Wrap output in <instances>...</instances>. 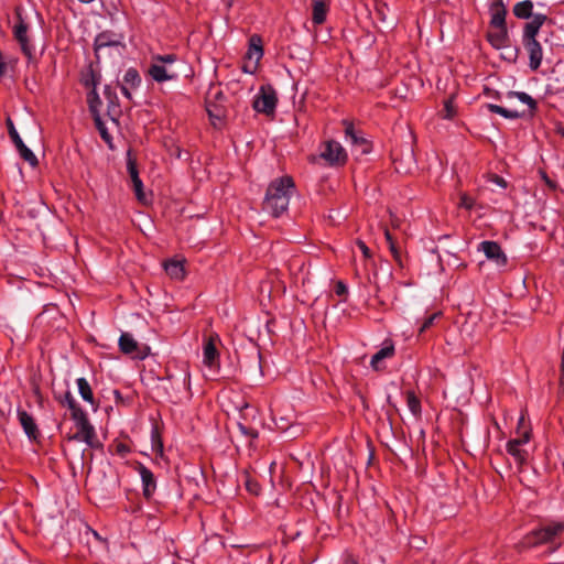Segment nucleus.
<instances>
[{"label":"nucleus","instance_id":"obj_1","mask_svg":"<svg viewBox=\"0 0 564 564\" xmlns=\"http://www.w3.org/2000/svg\"><path fill=\"white\" fill-rule=\"evenodd\" d=\"M564 521H551L543 523L528 532L520 541V547L533 549L547 545V552L557 551L563 544Z\"/></svg>","mask_w":564,"mask_h":564},{"label":"nucleus","instance_id":"obj_2","mask_svg":"<svg viewBox=\"0 0 564 564\" xmlns=\"http://www.w3.org/2000/svg\"><path fill=\"white\" fill-rule=\"evenodd\" d=\"M294 191L295 183L292 176L284 175L273 180L267 188L262 209L273 217H280L288 210Z\"/></svg>","mask_w":564,"mask_h":564},{"label":"nucleus","instance_id":"obj_3","mask_svg":"<svg viewBox=\"0 0 564 564\" xmlns=\"http://www.w3.org/2000/svg\"><path fill=\"white\" fill-rule=\"evenodd\" d=\"M126 51L123 43V35L117 34L112 31L100 32L94 42V52L96 61L99 63L102 56L111 55L112 53L121 56Z\"/></svg>","mask_w":564,"mask_h":564},{"label":"nucleus","instance_id":"obj_4","mask_svg":"<svg viewBox=\"0 0 564 564\" xmlns=\"http://www.w3.org/2000/svg\"><path fill=\"white\" fill-rule=\"evenodd\" d=\"M70 417L76 424L77 432L73 435H68V441L85 442L91 448L101 447V443L97 438L95 427L90 424L88 416L83 409L72 413Z\"/></svg>","mask_w":564,"mask_h":564},{"label":"nucleus","instance_id":"obj_5","mask_svg":"<svg viewBox=\"0 0 564 564\" xmlns=\"http://www.w3.org/2000/svg\"><path fill=\"white\" fill-rule=\"evenodd\" d=\"M531 435V429H524L521 436H516L514 438L509 440L506 445L507 453L513 457L520 471L528 463L529 453L523 448V446L530 442Z\"/></svg>","mask_w":564,"mask_h":564},{"label":"nucleus","instance_id":"obj_6","mask_svg":"<svg viewBox=\"0 0 564 564\" xmlns=\"http://www.w3.org/2000/svg\"><path fill=\"white\" fill-rule=\"evenodd\" d=\"M263 56L262 39L258 34H253L249 39L248 51L245 55L242 70L247 74H254L258 69L259 62Z\"/></svg>","mask_w":564,"mask_h":564},{"label":"nucleus","instance_id":"obj_7","mask_svg":"<svg viewBox=\"0 0 564 564\" xmlns=\"http://www.w3.org/2000/svg\"><path fill=\"white\" fill-rule=\"evenodd\" d=\"M17 23L13 26L12 33L14 40L19 43L20 48L29 62L33 58V46L30 43L28 31L29 25L22 18L20 9L15 10Z\"/></svg>","mask_w":564,"mask_h":564},{"label":"nucleus","instance_id":"obj_8","mask_svg":"<svg viewBox=\"0 0 564 564\" xmlns=\"http://www.w3.org/2000/svg\"><path fill=\"white\" fill-rule=\"evenodd\" d=\"M278 97L274 88L270 85L261 86L259 94L253 100V108L260 113L271 116L275 112Z\"/></svg>","mask_w":564,"mask_h":564},{"label":"nucleus","instance_id":"obj_9","mask_svg":"<svg viewBox=\"0 0 564 564\" xmlns=\"http://www.w3.org/2000/svg\"><path fill=\"white\" fill-rule=\"evenodd\" d=\"M8 133L12 142L14 143L20 156L28 162L32 167L37 166L39 160L36 155L24 144L20 134L18 133L11 118L7 119Z\"/></svg>","mask_w":564,"mask_h":564},{"label":"nucleus","instance_id":"obj_10","mask_svg":"<svg viewBox=\"0 0 564 564\" xmlns=\"http://www.w3.org/2000/svg\"><path fill=\"white\" fill-rule=\"evenodd\" d=\"M321 158L333 166H343L347 162V153L345 149L339 142L334 140L324 143V150L321 152Z\"/></svg>","mask_w":564,"mask_h":564},{"label":"nucleus","instance_id":"obj_11","mask_svg":"<svg viewBox=\"0 0 564 564\" xmlns=\"http://www.w3.org/2000/svg\"><path fill=\"white\" fill-rule=\"evenodd\" d=\"M119 349L124 355L143 360L148 357L150 348L148 346L140 347L137 340L129 333H122L119 338Z\"/></svg>","mask_w":564,"mask_h":564},{"label":"nucleus","instance_id":"obj_12","mask_svg":"<svg viewBox=\"0 0 564 564\" xmlns=\"http://www.w3.org/2000/svg\"><path fill=\"white\" fill-rule=\"evenodd\" d=\"M135 470L141 477L143 497L150 501L156 490V479L154 474L141 463H138Z\"/></svg>","mask_w":564,"mask_h":564},{"label":"nucleus","instance_id":"obj_13","mask_svg":"<svg viewBox=\"0 0 564 564\" xmlns=\"http://www.w3.org/2000/svg\"><path fill=\"white\" fill-rule=\"evenodd\" d=\"M141 76L137 68L130 67L126 70L122 83H118V86L120 87V90L122 95L129 99L132 100L131 90L137 89L141 85Z\"/></svg>","mask_w":564,"mask_h":564},{"label":"nucleus","instance_id":"obj_14","mask_svg":"<svg viewBox=\"0 0 564 564\" xmlns=\"http://www.w3.org/2000/svg\"><path fill=\"white\" fill-rule=\"evenodd\" d=\"M479 250H481L489 260L495 261L498 267H505L508 262L501 246L496 241H482L479 245Z\"/></svg>","mask_w":564,"mask_h":564},{"label":"nucleus","instance_id":"obj_15","mask_svg":"<svg viewBox=\"0 0 564 564\" xmlns=\"http://www.w3.org/2000/svg\"><path fill=\"white\" fill-rule=\"evenodd\" d=\"M127 167H128V173L130 175V178L132 182V188H133L137 199L140 203L145 204L147 197H145V193L143 191V183L139 176V171H138L135 160L129 156L128 162H127Z\"/></svg>","mask_w":564,"mask_h":564},{"label":"nucleus","instance_id":"obj_16","mask_svg":"<svg viewBox=\"0 0 564 564\" xmlns=\"http://www.w3.org/2000/svg\"><path fill=\"white\" fill-rule=\"evenodd\" d=\"M217 343H219V337L217 334L209 335L204 343V347H203L204 360L203 361L207 367H214L219 360Z\"/></svg>","mask_w":564,"mask_h":564},{"label":"nucleus","instance_id":"obj_17","mask_svg":"<svg viewBox=\"0 0 564 564\" xmlns=\"http://www.w3.org/2000/svg\"><path fill=\"white\" fill-rule=\"evenodd\" d=\"M395 355V347L392 339L388 338L383 341L382 347L371 357L370 366L373 370L380 371L384 367L381 366V361L384 359L392 358Z\"/></svg>","mask_w":564,"mask_h":564},{"label":"nucleus","instance_id":"obj_18","mask_svg":"<svg viewBox=\"0 0 564 564\" xmlns=\"http://www.w3.org/2000/svg\"><path fill=\"white\" fill-rule=\"evenodd\" d=\"M148 75L156 83L175 80L178 77L177 72L169 69L167 66L161 65L153 61L148 68Z\"/></svg>","mask_w":564,"mask_h":564},{"label":"nucleus","instance_id":"obj_19","mask_svg":"<svg viewBox=\"0 0 564 564\" xmlns=\"http://www.w3.org/2000/svg\"><path fill=\"white\" fill-rule=\"evenodd\" d=\"M104 96L107 100V115L112 121L118 122V118L121 115V108L116 90L110 85H106Z\"/></svg>","mask_w":564,"mask_h":564},{"label":"nucleus","instance_id":"obj_20","mask_svg":"<svg viewBox=\"0 0 564 564\" xmlns=\"http://www.w3.org/2000/svg\"><path fill=\"white\" fill-rule=\"evenodd\" d=\"M546 20L545 14H534L532 20L524 25L522 42L536 41V35Z\"/></svg>","mask_w":564,"mask_h":564},{"label":"nucleus","instance_id":"obj_21","mask_svg":"<svg viewBox=\"0 0 564 564\" xmlns=\"http://www.w3.org/2000/svg\"><path fill=\"white\" fill-rule=\"evenodd\" d=\"M523 46L529 54V66L532 70H538L543 59V51L540 42L528 41L523 42Z\"/></svg>","mask_w":564,"mask_h":564},{"label":"nucleus","instance_id":"obj_22","mask_svg":"<svg viewBox=\"0 0 564 564\" xmlns=\"http://www.w3.org/2000/svg\"><path fill=\"white\" fill-rule=\"evenodd\" d=\"M312 2V22L315 25L325 23L329 11V0H311Z\"/></svg>","mask_w":564,"mask_h":564},{"label":"nucleus","instance_id":"obj_23","mask_svg":"<svg viewBox=\"0 0 564 564\" xmlns=\"http://www.w3.org/2000/svg\"><path fill=\"white\" fill-rule=\"evenodd\" d=\"M490 12V26H507L506 17L507 9L502 0H495L489 8Z\"/></svg>","mask_w":564,"mask_h":564},{"label":"nucleus","instance_id":"obj_24","mask_svg":"<svg viewBox=\"0 0 564 564\" xmlns=\"http://www.w3.org/2000/svg\"><path fill=\"white\" fill-rule=\"evenodd\" d=\"M496 31L487 33L488 42L497 50L508 46L509 35L507 26H492Z\"/></svg>","mask_w":564,"mask_h":564},{"label":"nucleus","instance_id":"obj_25","mask_svg":"<svg viewBox=\"0 0 564 564\" xmlns=\"http://www.w3.org/2000/svg\"><path fill=\"white\" fill-rule=\"evenodd\" d=\"M18 417L21 426L23 427L25 434L33 440H36L40 435L37 425L31 414H29L24 410L18 411Z\"/></svg>","mask_w":564,"mask_h":564},{"label":"nucleus","instance_id":"obj_26","mask_svg":"<svg viewBox=\"0 0 564 564\" xmlns=\"http://www.w3.org/2000/svg\"><path fill=\"white\" fill-rule=\"evenodd\" d=\"M152 61L156 62L161 65H165V66L178 62L180 66H182L183 68H186L188 70V73H186L185 76L186 77L193 76V69L191 67H188L185 62L180 61V58L176 54L171 53V54H164V55H161V54L153 55Z\"/></svg>","mask_w":564,"mask_h":564},{"label":"nucleus","instance_id":"obj_27","mask_svg":"<svg viewBox=\"0 0 564 564\" xmlns=\"http://www.w3.org/2000/svg\"><path fill=\"white\" fill-rule=\"evenodd\" d=\"M165 272L174 280L181 281L185 278L184 263L178 260H169L164 263Z\"/></svg>","mask_w":564,"mask_h":564},{"label":"nucleus","instance_id":"obj_28","mask_svg":"<svg viewBox=\"0 0 564 564\" xmlns=\"http://www.w3.org/2000/svg\"><path fill=\"white\" fill-rule=\"evenodd\" d=\"M343 124L345 127L346 137L349 138L354 144L364 145L365 148L362 149V152H365V153L368 152L369 144L364 137H360L357 134L354 123L348 120H343Z\"/></svg>","mask_w":564,"mask_h":564},{"label":"nucleus","instance_id":"obj_29","mask_svg":"<svg viewBox=\"0 0 564 564\" xmlns=\"http://www.w3.org/2000/svg\"><path fill=\"white\" fill-rule=\"evenodd\" d=\"M99 83H100V74L97 73L93 68V65L90 64L88 69L82 74L80 84L85 88H89L90 90H96Z\"/></svg>","mask_w":564,"mask_h":564},{"label":"nucleus","instance_id":"obj_30","mask_svg":"<svg viewBox=\"0 0 564 564\" xmlns=\"http://www.w3.org/2000/svg\"><path fill=\"white\" fill-rule=\"evenodd\" d=\"M18 65V58L14 56L6 55L0 50V78H3L9 74L13 73Z\"/></svg>","mask_w":564,"mask_h":564},{"label":"nucleus","instance_id":"obj_31","mask_svg":"<svg viewBox=\"0 0 564 564\" xmlns=\"http://www.w3.org/2000/svg\"><path fill=\"white\" fill-rule=\"evenodd\" d=\"M533 10V3L531 0H524L521 2H518L513 7V14L518 19H529L533 18L534 14H532Z\"/></svg>","mask_w":564,"mask_h":564},{"label":"nucleus","instance_id":"obj_32","mask_svg":"<svg viewBox=\"0 0 564 564\" xmlns=\"http://www.w3.org/2000/svg\"><path fill=\"white\" fill-rule=\"evenodd\" d=\"M507 97L508 98L516 97L521 102L528 105L531 115H534L536 112V110H538V102H536V100L533 99L530 95H528L524 91H512L511 90V91H508Z\"/></svg>","mask_w":564,"mask_h":564},{"label":"nucleus","instance_id":"obj_33","mask_svg":"<svg viewBox=\"0 0 564 564\" xmlns=\"http://www.w3.org/2000/svg\"><path fill=\"white\" fill-rule=\"evenodd\" d=\"M487 108L490 112L497 113L506 119H518L523 116V112L517 110H510L505 107L495 104H488Z\"/></svg>","mask_w":564,"mask_h":564},{"label":"nucleus","instance_id":"obj_34","mask_svg":"<svg viewBox=\"0 0 564 564\" xmlns=\"http://www.w3.org/2000/svg\"><path fill=\"white\" fill-rule=\"evenodd\" d=\"M78 391L83 400L90 404H95V398L90 384L85 378L77 379Z\"/></svg>","mask_w":564,"mask_h":564},{"label":"nucleus","instance_id":"obj_35","mask_svg":"<svg viewBox=\"0 0 564 564\" xmlns=\"http://www.w3.org/2000/svg\"><path fill=\"white\" fill-rule=\"evenodd\" d=\"M405 397H406V404H408V408L411 411V413L414 416H420L421 412H422L421 400L419 399L416 393L413 390H409L405 392Z\"/></svg>","mask_w":564,"mask_h":564},{"label":"nucleus","instance_id":"obj_36","mask_svg":"<svg viewBox=\"0 0 564 564\" xmlns=\"http://www.w3.org/2000/svg\"><path fill=\"white\" fill-rule=\"evenodd\" d=\"M55 398L61 403V405L67 406L70 410V414L82 409L76 402L70 391L68 390L65 391L63 395H58Z\"/></svg>","mask_w":564,"mask_h":564},{"label":"nucleus","instance_id":"obj_37","mask_svg":"<svg viewBox=\"0 0 564 564\" xmlns=\"http://www.w3.org/2000/svg\"><path fill=\"white\" fill-rule=\"evenodd\" d=\"M87 104H88V108H89L91 116L100 115L99 108L101 106V100L97 93V89L90 90L87 94Z\"/></svg>","mask_w":564,"mask_h":564},{"label":"nucleus","instance_id":"obj_38","mask_svg":"<svg viewBox=\"0 0 564 564\" xmlns=\"http://www.w3.org/2000/svg\"><path fill=\"white\" fill-rule=\"evenodd\" d=\"M93 119H94L95 127L98 130L101 139L106 143L111 144L112 138H111L110 133L108 132V130H107V128H106V126H105L100 115L93 116Z\"/></svg>","mask_w":564,"mask_h":564},{"label":"nucleus","instance_id":"obj_39","mask_svg":"<svg viewBox=\"0 0 564 564\" xmlns=\"http://www.w3.org/2000/svg\"><path fill=\"white\" fill-rule=\"evenodd\" d=\"M151 442H152L153 451L162 454L163 453V441H162L161 431L158 425H154L152 427Z\"/></svg>","mask_w":564,"mask_h":564},{"label":"nucleus","instance_id":"obj_40","mask_svg":"<svg viewBox=\"0 0 564 564\" xmlns=\"http://www.w3.org/2000/svg\"><path fill=\"white\" fill-rule=\"evenodd\" d=\"M245 487H246L247 491L253 496H258L261 491L260 484L256 479L250 477L249 475L246 476Z\"/></svg>","mask_w":564,"mask_h":564},{"label":"nucleus","instance_id":"obj_41","mask_svg":"<svg viewBox=\"0 0 564 564\" xmlns=\"http://www.w3.org/2000/svg\"><path fill=\"white\" fill-rule=\"evenodd\" d=\"M444 118L446 119H453L456 116V108L454 105V96H451L444 101Z\"/></svg>","mask_w":564,"mask_h":564},{"label":"nucleus","instance_id":"obj_42","mask_svg":"<svg viewBox=\"0 0 564 564\" xmlns=\"http://www.w3.org/2000/svg\"><path fill=\"white\" fill-rule=\"evenodd\" d=\"M441 316H442V312H435V313L431 314L430 316H427L426 318H424V321L419 329V333L422 334L425 330H427L434 324L435 319L440 318Z\"/></svg>","mask_w":564,"mask_h":564},{"label":"nucleus","instance_id":"obj_43","mask_svg":"<svg viewBox=\"0 0 564 564\" xmlns=\"http://www.w3.org/2000/svg\"><path fill=\"white\" fill-rule=\"evenodd\" d=\"M238 429L239 431L241 432L242 435H245L246 437L250 438V443L258 438L259 436V433L256 429H252V427H248L241 423H238Z\"/></svg>","mask_w":564,"mask_h":564},{"label":"nucleus","instance_id":"obj_44","mask_svg":"<svg viewBox=\"0 0 564 564\" xmlns=\"http://www.w3.org/2000/svg\"><path fill=\"white\" fill-rule=\"evenodd\" d=\"M389 249H390V251H391V254H392V257H393L394 261H395L400 267H403L402 256H401V251H400V249H399L398 245H397V243H391V245L389 246Z\"/></svg>","mask_w":564,"mask_h":564},{"label":"nucleus","instance_id":"obj_45","mask_svg":"<svg viewBox=\"0 0 564 564\" xmlns=\"http://www.w3.org/2000/svg\"><path fill=\"white\" fill-rule=\"evenodd\" d=\"M389 249H390V251H391V254H392V257H393L394 261H395L400 267H403L402 256H401V251H400V249H399L398 245H397V243H391V245L389 246Z\"/></svg>","mask_w":564,"mask_h":564},{"label":"nucleus","instance_id":"obj_46","mask_svg":"<svg viewBox=\"0 0 564 564\" xmlns=\"http://www.w3.org/2000/svg\"><path fill=\"white\" fill-rule=\"evenodd\" d=\"M334 291H335L336 295L344 296L347 294L348 289L343 281H337L335 283Z\"/></svg>","mask_w":564,"mask_h":564},{"label":"nucleus","instance_id":"obj_47","mask_svg":"<svg viewBox=\"0 0 564 564\" xmlns=\"http://www.w3.org/2000/svg\"><path fill=\"white\" fill-rule=\"evenodd\" d=\"M524 429H530V426L527 424L524 415H521L518 420V426L516 431L517 436H521V434L524 432Z\"/></svg>","mask_w":564,"mask_h":564},{"label":"nucleus","instance_id":"obj_48","mask_svg":"<svg viewBox=\"0 0 564 564\" xmlns=\"http://www.w3.org/2000/svg\"><path fill=\"white\" fill-rule=\"evenodd\" d=\"M356 243L358 248L361 250L365 258H371V251L362 240L358 239Z\"/></svg>","mask_w":564,"mask_h":564},{"label":"nucleus","instance_id":"obj_49","mask_svg":"<svg viewBox=\"0 0 564 564\" xmlns=\"http://www.w3.org/2000/svg\"><path fill=\"white\" fill-rule=\"evenodd\" d=\"M460 205L467 209H471L474 207V200L467 195H463L460 197Z\"/></svg>","mask_w":564,"mask_h":564},{"label":"nucleus","instance_id":"obj_50","mask_svg":"<svg viewBox=\"0 0 564 564\" xmlns=\"http://www.w3.org/2000/svg\"><path fill=\"white\" fill-rule=\"evenodd\" d=\"M484 94H485L486 96H488V97H492V98H495V99H500V98H501V95H500V93H499L498 90H494V89H490V88H488V87H486V88L484 89Z\"/></svg>","mask_w":564,"mask_h":564},{"label":"nucleus","instance_id":"obj_51","mask_svg":"<svg viewBox=\"0 0 564 564\" xmlns=\"http://www.w3.org/2000/svg\"><path fill=\"white\" fill-rule=\"evenodd\" d=\"M542 178L544 180L545 184L552 188V189H555L556 188V183L554 181H552L547 174L545 172H542Z\"/></svg>","mask_w":564,"mask_h":564},{"label":"nucleus","instance_id":"obj_52","mask_svg":"<svg viewBox=\"0 0 564 564\" xmlns=\"http://www.w3.org/2000/svg\"><path fill=\"white\" fill-rule=\"evenodd\" d=\"M384 237L389 246L391 243H397L395 239L387 227H384Z\"/></svg>","mask_w":564,"mask_h":564},{"label":"nucleus","instance_id":"obj_53","mask_svg":"<svg viewBox=\"0 0 564 564\" xmlns=\"http://www.w3.org/2000/svg\"><path fill=\"white\" fill-rule=\"evenodd\" d=\"M390 217H391V219H390L391 226L393 228H399L401 225V219L393 214H391Z\"/></svg>","mask_w":564,"mask_h":564},{"label":"nucleus","instance_id":"obj_54","mask_svg":"<svg viewBox=\"0 0 564 564\" xmlns=\"http://www.w3.org/2000/svg\"><path fill=\"white\" fill-rule=\"evenodd\" d=\"M343 564H358V561L352 555L348 554L344 557Z\"/></svg>","mask_w":564,"mask_h":564},{"label":"nucleus","instance_id":"obj_55","mask_svg":"<svg viewBox=\"0 0 564 564\" xmlns=\"http://www.w3.org/2000/svg\"><path fill=\"white\" fill-rule=\"evenodd\" d=\"M117 452H118L119 454H126V453H128V452H129V448H128V446H127V445H124V444L120 443V444H118V445H117Z\"/></svg>","mask_w":564,"mask_h":564},{"label":"nucleus","instance_id":"obj_56","mask_svg":"<svg viewBox=\"0 0 564 564\" xmlns=\"http://www.w3.org/2000/svg\"><path fill=\"white\" fill-rule=\"evenodd\" d=\"M556 134H558L560 137H562L564 139V127L563 126H558L555 130Z\"/></svg>","mask_w":564,"mask_h":564},{"label":"nucleus","instance_id":"obj_57","mask_svg":"<svg viewBox=\"0 0 564 564\" xmlns=\"http://www.w3.org/2000/svg\"><path fill=\"white\" fill-rule=\"evenodd\" d=\"M496 182H497V184H499V185H501L503 187H506V185H507L506 181L502 177H500V176H496Z\"/></svg>","mask_w":564,"mask_h":564},{"label":"nucleus","instance_id":"obj_58","mask_svg":"<svg viewBox=\"0 0 564 564\" xmlns=\"http://www.w3.org/2000/svg\"><path fill=\"white\" fill-rule=\"evenodd\" d=\"M207 111H208V113H209V116H210V117H213V116H214V113L212 112V110H210L209 108H207Z\"/></svg>","mask_w":564,"mask_h":564}]
</instances>
